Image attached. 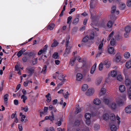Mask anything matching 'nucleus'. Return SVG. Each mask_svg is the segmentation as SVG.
Here are the masks:
<instances>
[{
  "label": "nucleus",
  "instance_id": "obj_1",
  "mask_svg": "<svg viewBox=\"0 0 131 131\" xmlns=\"http://www.w3.org/2000/svg\"><path fill=\"white\" fill-rule=\"evenodd\" d=\"M120 118L118 115L115 116L114 114H112L110 116L111 122L110 123L111 129L112 131H115L118 128L117 126L120 122Z\"/></svg>",
  "mask_w": 131,
  "mask_h": 131
},
{
  "label": "nucleus",
  "instance_id": "obj_2",
  "mask_svg": "<svg viewBox=\"0 0 131 131\" xmlns=\"http://www.w3.org/2000/svg\"><path fill=\"white\" fill-rule=\"evenodd\" d=\"M69 37L68 36L66 39V53L68 54L70 52V49L72 48V46L71 45H70L69 46Z\"/></svg>",
  "mask_w": 131,
  "mask_h": 131
},
{
  "label": "nucleus",
  "instance_id": "obj_3",
  "mask_svg": "<svg viewBox=\"0 0 131 131\" xmlns=\"http://www.w3.org/2000/svg\"><path fill=\"white\" fill-rule=\"evenodd\" d=\"M121 59L122 57L121 54L119 53H117L113 58V61L114 62L118 63L121 61Z\"/></svg>",
  "mask_w": 131,
  "mask_h": 131
},
{
  "label": "nucleus",
  "instance_id": "obj_4",
  "mask_svg": "<svg viewBox=\"0 0 131 131\" xmlns=\"http://www.w3.org/2000/svg\"><path fill=\"white\" fill-rule=\"evenodd\" d=\"M104 41V39H103L102 41L101 42L99 45L98 47L99 51L97 54V56H100L103 52V49L102 48L103 44V42Z\"/></svg>",
  "mask_w": 131,
  "mask_h": 131
},
{
  "label": "nucleus",
  "instance_id": "obj_5",
  "mask_svg": "<svg viewBox=\"0 0 131 131\" xmlns=\"http://www.w3.org/2000/svg\"><path fill=\"white\" fill-rule=\"evenodd\" d=\"M94 90L92 88H89L86 92L85 94L87 96H90L92 95L94 93Z\"/></svg>",
  "mask_w": 131,
  "mask_h": 131
},
{
  "label": "nucleus",
  "instance_id": "obj_6",
  "mask_svg": "<svg viewBox=\"0 0 131 131\" xmlns=\"http://www.w3.org/2000/svg\"><path fill=\"white\" fill-rule=\"evenodd\" d=\"M47 46L46 45L44 47L43 49H41L38 52V55H40L42 53L46 54L47 52Z\"/></svg>",
  "mask_w": 131,
  "mask_h": 131
},
{
  "label": "nucleus",
  "instance_id": "obj_7",
  "mask_svg": "<svg viewBox=\"0 0 131 131\" xmlns=\"http://www.w3.org/2000/svg\"><path fill=\"white\" fill-rule=\"evenodd\" d=\"M115 101L117 105L119 106L122 105L123 103L119 97H116L115 98Z\"/></svg>",
  "mask_w": 131,
  "mask_h": 131
},
{
  "label": "nucleus",
  "instance_id": "obj_8",
  "mask_svg": "<svg viewBox=\"0 0 131 131\" xmlns=\"http://www.w3.org/2000/svg\"><path fill=\"white\" fill-rule=\"evenodd\" d=\"M26 70L27 73L31 75L34 72V69L33 67H29L26 69Z\"/></svg>",
  "mask_w": 131,
  "mask_h": 131
},
{
  "label": "nucleus",
  "instance_id": "obj_9",
  "mask_svg": "<svg viewBox=\"0 0 131 131\" xmlns=\"http://www.w3.org/2000/svg\"><path fill=\"white\" fill-rule=\"evenodd\" d=\"M111 115V114L110 115V116ZM109 115L108 114L106 113H104L102 117H100V119H103L105 120H106L108 119L109 118L110 119V118H109Z\"/></svg>",
  "mask_w": 131,
  "mask_h": 131
},
{
  "label": "nucleus",
  "instance_id": "obj_10",
  "mask_svg": "<svg viewBox=\"0 0 131 131\" xmlns=\"http://www.w3.org/2000/svg\"><path fill=\"white\" fill-rule=\"evenodd\" d=\"M101 63H102L104 65H106L107 68L109 67L111 65V63L110 61H108V59H106L103 60Z\"/></svg>",
  "mask_w": 131,
  "mask_h": 131
},
{
  "label": "nucleus",
  "instance_id": "obj_11",
  "mask_svg": "<svg viewBox=\"0 0 131 131\" xmlns=\"http://www.w3.org/2000/svg\"><path fill=\"white\" fill-rule=\"evenodd\" d=\"M83 74L80 73H78L76 75V80L77 81H80L83 78Z\"/></svg>",
  "mask_w": 131,
  "mask_h": 131
},
{
  "label": "nucleus",
  "instance_id": "obj_12",
  "mask_svg": "<svg viewBox=\"0 0 131 131\" xmlns=\"http://www.w3.org/2000/svg\"><path fill=\"white\" fill-rule=\"evenodd\" d=\"M102 100L103 102L108 106H109L110 104V100L109 98L107 97H104L102 99Z\"/></svg>",
  "mask_w": 131,
  "mask_h": 131
},
{
  "label": "nucleus",
  "instance_id": "obj_13",
  "mask_svg": "<svg viewBox=\"0 0 131 131\" xmlns=\"http://www.w3.org/2000/svg\"><path fill=\"white\" fill-rule=\"evenodd\" d=\"M106 93V89L104 88H102L99 93V97H100L105 95Z\"/></svg>",
  "mask_w": 131,
  "mask_h": 131
},
{
  "label": "nucleus",
  "instance_id": "obj_14",
  "mask_svg": "<svg viewBox=\"0 0 131 131\" xmlns=\"http://www.w3.org/2000/svg\"><path fill=\"white\" fill-rule=\"evenodd\" d=\"M65 76L62 74L60 73L58 76V78L60 80L63 81V82H65L66 79H64Z\"/></svg>",
  "mask_w": 131,
  "mask_h": 131
},
{
  "label": "nucleus",
  "instance_id": "obj_15",
  "mask_svg": "<svg viewBox=\"0 0 131 131\" xmlns=\"http://www.w3.org/2000/svg\"><path fill=\"white\" fill-rule=\"evenodd\" d=\"M125 83L126 85L128 86L131 84V80L129 79L128 76L125 77Z\"/></svg>",
  "mask_w": 131,
  "mask_h": 131
},
{
  "label": "nucleus",
  "instance_id": "obj_16",
  "mask_svg": "<svg viewBox=\"0 0 131 131\" xmlns=\"http://www.w3.org/2000/svg\"><path fill=\"white\" fill-rule=\"evenodd\" d=\"M96 66L97 64L96 63H95L92 66L90 70V73L91 74H92L94 73L95 70Z\"/></svg>",
  "mask_w": 131,
  "mask_h": 131
},
{
  "label": "nucleus",
  "instance_id": "obj_17",
  "mask_svg": "<svg viewBox=\"0 0 131 131\" xmlns=\"http://www.w3.org/2000/svg\"><path fill=\"white\" fill-rule=\"evenodd\" d=\"M102 80V77H99L96 79L95 83L97 85H99L101 83Z\"/></svg>",
  "mask_w": 131,
  "mask_h": 131
},
{
  "label": "nucleus",
  "instance_id": "obj_18",
  "mask_svg": "<svg viewBox=\"0 0 131 131\" xmlns=\"http://www.w3.org/2000/svg\"><path fill=\"white\" fill-rule=\"evenodd\" d=\"M108 53L111 54H114V49L112 47H109L108 48Z\"/></svg>",
  "mask_w": 131,
  "mask_h": 131
},
{
  "label": "nucleus",
  "instance_id": "obj_19",
  "mask_svg": "<svg viewBox=\"0 0 131 131\" xmlns=\"http://www.w3.org/2000/svg\"><path fill=\"white\" fill-rule=\"evenodd\" d=\"M93 102L95 105H99L101 103V102L99 98H96L94 99Z\"/></svg>",
  "mask_w": 131,
  "mask_h": 131
},
{
  "label": "nucleus",
  "instance_id": "obj_20",
  "mask_svg": "<svg viewBox=\"0 0 131 131\" xmlns=\"http://www.w3.org/2000/svg\"><path fill=\"white\" fill-rule=\"evenodd\" d=\"M26 51V49L24 48H22L21 50L19 51L17 54V56L19 57L21 56L22 54Z\"/></svg>",
  "mask_w": 131,
  "mask_h": 131
},
{
  "label": "nucleus",
  "instance_id": "obj_21",
  "mask_svg": "<svg viewBox=\"0 0 131 131\" xmlns=\"http://www.w3.org/2000/svg\"><path fill=\"white\" fill-rule=\"evenodd\" d=\"M116 7L115 6H113L112 8L111 13H113L115 12L116 14H118L119 13V11L118 10H117L116 11Z\"/></svg>",
  "mask_w": 131,
  "mask_h": 131
},
{
  "label": "nucleus",
  "instance_id": "obj_22",
  "mask_svg": "<svg viewBox=\"0 0 131 131\" xmlns=\"http://www.w3.org/2000/svg\"><path fill=\"white\" fill-rule=\"evenodd\" d=\"M9 95L7 94H5L4 95V104H7V101L8 100V97Z\"/></svg>",
  "mask_w": 131,
  "mask_h": 131
},
{
  "label": "nucleus",
  "instance_id": "obj_23",
  "mask_svg": "<svg viewBox=\"0 0 131 131\" xmlns=\"http://www.w3.org/2000/svg\"><path fill=\"white\" fill-rule=\"evenodd\" d=\"M125 112L127 113H131V106L128 105L126 107L125 109Z\"/></svg>",
  "mask_w": 131,
  "mask_h": 131
},
{
  "label": "nucleus",
  "instance_id": "obj_24",
  "mask_svg": "<svg viewBox=\"0 0 131 131\" xmlns=\"http://www.w3.org/2000/svg\"><path fill=\"white\" fill-rule=\"evenodd\" d=\"M119 90L121 92H124L125 90V87L124 85H120L119 86Z\"/></svg>",
  "mask_w": 131,
  "mask_h": 131
},
{
  "label": "nucleus",
  "instance_id": "obj_25",
  "mask_svg": "<svg viewBox=\"0 0 131 131\" xmlns=\"http://www.w3.org/2000/svg\"><path fill=\"white\" fill-rule=\"evenodd\" d=\"M125 5L123 2H120L119 4V8L123 10L124 9L125 7Z\"/></svg>",
  "mask_w": 131,
  "mask_h": 131
},
{
  "label": "nucleus",
  "instance_id": "obj_26",
  "mask_svg": "<svg viewBox=\"0 0 131 131\" xmlns=\"http://www.w3.org/2000/svg\"><path fill=\"white\" fill-rule=\"evenodd\" d=\"M108 106L113 109H115L116 108L117 105L115 103L110 104Z\"/></svg>",
  "mask_w": 131,
  "mask_h": 131
},
{
  "label": "nucleus",
  "instance_id": "obj_27",
  "mask_svg": "<svg viewBox=\"0 0 131 131\" xmlns=\"http://www.w3.org/2000/svg\"><path fill=\"white\" fill-rule=\"evenodd\" d=\"M125 66L127 69H129L131 68V61L128 60L127 61L126 63Z\"/></svg>",
  "mask_w": 131,
  "mask_h": 131
},
{
  "label": "nucleus",
  "instance_id": "obj_28",
  "mask_svg": "<svg viewBox=\"0 0 131 131\" xmlns=\"http://www.w3.org/2000/svg\"><path fill=\"white\" fill-rule=\"evenodd\" d=\"M81 111V108L79 107V105H76V110L74 112V113L75 114H77L79 112H80Z\"/></svg>",
  "mask_w": 131,
  "mask_h": 131
},
{
  "label": "nucleus",
  "instance_id": "obj_29",
  "mask_svg": "<svg viewBox=\"0 0 131 131\" xmlns=\"http://www.w3.org/2000/svg\"><path fill=\"white\" fill-rule=\"evenodd\" d=\"M124 56L125 59H127L130 57V53L129 52H126L124 53Z\"/></svg>",
  "mask_w": 131,
  "mask_h": 131
},
{
  "label": "nucleus",
  "instance_id": "obj_30",
  "mask_svg": "<svg viewBox=\"0 0 131 131\" xmlns=\"http://www.w3.org/2000/svg\"><path fill=\"white\" fill-rule=\"evenodd\" d=\"M117 74V72L116 70H114L111 72V75L112 77H115Z\"/></svg>",
  "mask_w": 131,
  "mask_h": 131
},
{
  "label": "nucleus",
  "instance_id": "obj_31",
  "mask_svg": "<svg viewBox=\"0 0 131 131\" xmlns=\"http://www.w3.org/2000/svg\"><path fill=\"white\" fill-rule=\"evenodd\" d=\"M88 88V85L86 84H83L82 87V89L83 91H85Z\"/></svg>",
  "mask_w": 131,
  "mask_h": 131
},
{
  "label": "nucleus",
  "instance_id": "obj_32",
  "mask_svg": "<svg viewBox=\"0 0 131 131\" xmlns=\"http://www.w3.org/2000/svg\"><path fill=\"white\" fill-rule=\"evenodd\" d=\"M85 117L86 119H90L91 117V114L89 113H86L85 115Z\"/></svg>",
  "mask_w": 131,
  "mask_h": 131
},
{
  "label": "nucleus",
  "instance_id": "obj_33",
  "mask_svg": "<svg viewBox=\"0 0 131 131\" xmlns=\"http://www.w3.org/2000/svg\"><path fill=\"white\" fill-rule=\"evenodd\" d=\"M89 39V37L88 35H86L82 39V41L83 42H86L88 41Z\"/></svg>",
  "mask_w": 131,
  "mask_h": 131
},
{
  "label": "nucleus",
  "instance_id": "obj_34",
  "mask_svg": "<svg viewBox=\"0 0 131 131\" xmlns=\"http://www.w3.org/2000/svg\"><path fill=\"white\" fill-rule=\"evenodd\" d=\"M100 128V125L99 124H95L94 126V129L96 131L97 130Z\"/></svg>",
  "mask_w": 131,
  "mask_h": 131
},
{
  "label": "nucleus",
  "instance_id": "obj_35",
  "mask_svg": "<svg viewBox=\"0 0 131 131\" xmlns=\"http://www.w3.org/2000/svg\"><path fill=\"white\" fill-rule=\"evenodd\" d=\"M50 96V94L48 93L46 96V97L47 98V101L48 102H49L51 100V98Z\"/></svg>",
  "mask_w": 131,
  "mask_h": 131
},
{
  "label": "nucleus",
  "instance_id": "obj_36",
  "mask_svg": "<svg viewBox=\"0 0 131 131\" xmlns=\"http://www.w3.org/2000/svg\"><path fill=\"white\" fill-rule=\"evenodd\" d=\"M59 44V43L57 41L54 40V42L52 45V47H55L57 46Z\"/></svg>",
  "mask_w": 131,
  "mask_h": 131
},
{
  "label": "nucleus",
  "instance_id": "obj_37",
  "mask_svg": "<svg viewBox=\"0 0 131 131\" xmlns=\"http://www.w3.org/2000/svg\"><path fill=\"white\" fill-rule=\"evenodd\" d=\"M21 99H23V102L24 103H25V102L26 100L27 99V97L25 95H22L21 96Z\"/></svg>",
  "mask_w": 131,
  "mask_h": 131
},
{
  "label": "nucleus",
  "instance_id": "obj_38",
  "mask_svg": "<svg viewBox=\"0 0 131 131\" xmlns=\"http://www.w3.org/2000/svg\"><path fill=\"white\" fill-rule=\"evenodd\" d=\"M117 80L120 81H121L123 80V77L121 74H119L117 77Z\"/></svg>",
  "mask_w": 131,
  "mask_h": 131
},
{
  "label": "nucleus",
  "instance_id": "obj_39",
  "mask_svg": "<svg viewBox=\"0 0 131 131\" xmlns=\"http://www.w3.org/2000/svg\"><path fill=\"white\" fill-rule=\"evenodd\" d=\"M21 109L22 110H24L25 112H27L28 110V108L27 106H25L24 107H21Z\"/></svg>",
  "mask_w": 131,
  "mask_h": 131
},
{
  "label": "nucleus",
  "instance_id": "obj_40",
  "mask_svg": "<svg viewBox=\"0 0 131 131\" xmlns=\"http://www.w3.org/2000/svg\"><path fill=\"white\" fill-rule=\"evenodd\" d=\"M54 26L55 25L54 24H51L48 26V28L50 30H52L53 29Z\"/></svg>",
  "mask_w": 131,
  "mask_h": 131
},
{
  "label": "nucleus",
  "instance_id": "obj_41",
  "mask_svg": "<svg viewBox=\"0 0 131 131\" xmlns=\"http://www.w3.org/2000/svg\"><path fill=\"white\" fill-rule=\"evenodd\" d=\"M94 36L93 32L92 31L89 35L90 39H93L94 38Z\"/></svg>",
  "mask_w": 131,
  "mask_h": 131
},
{
  "label": "nucleus",
  "instance_id": "obj_42",
  "mask_svg": "<svg viewBox=\"0 0 131 131\" xmlns=\"http://www.w3.org/2000/svg\"><path fill=\"white\" fill-rule=\"evenodd\" d=\"M95 7V4L94 2H93L92 0L90 2V7L91 8H94Z\"/></svg>",
  "mask_w": 131,
  "mask_h": 131
},
{
  "label": "nucleus",
  "instance_id": "obj_43",
  "mask_svg": "<svg viewBox=\"0 0 131 131\" xmlns=\"http://www.w3.org/2000/svg\"><path fill=\"white\" fill-rule=\"evenodd\" d=\"M45 131H55V130L54 127H50L49 128H46Z\"/></svg>",
  "mask_w": 131,
  "mask_h": 131
},
{
  "label": "nucleus",
  "instance_id": "obj_44",
  "mask_svg": "<svg viewBox=\"0 0 131 131\" xmlns=\"http://www.w3.org/2000/svg\"><path fill=\"white\" fill-rule=\"evenodd\" d=\"M130 26H127L125 28V32L129 33L130 31Z\"/></svg>",
  "mask_w": 131,
  "mask_h": 131
},
{
  "label": "nucleus",
  "instance_id": "obj_45",
  "mask_svg": "<svg viewBox=\"0 0 131 131\" xmlns=\"http://www.w3.org/2000/svg\"><path fill=\"white\" fill-rule=\"evenodd\" d=\"M79 21V18L78 17L75 18L73 20V23L74 24H77Z\"/></svg>",
  "mask_w": 131,
  "mask_h": 131
},
{
  "label": "nucleus",
  "instance_id": "obj_46",
  "mask_svg": "<svg viewBox=\"0 0 131 131\" xmlns=\"http://www.w3.org/2000/svg\"><path fill=\"white\" fill-rule=\"evenodd\" d=\"M103 65H104L101 62L99 64V69L100 71H102L103 68Z\"/></svg>",
  "mask_w": 131,
  "mask_h": 131
},
{
  "label": "nucleus",
  "instance_id": "obj_47",
  "mask_svg": "<svg viewBox=\"0 0 131 131\" xmlns=\"http://www.w3.org/2000/svg\"><path fill=\"white\" fill-rule=\"evenodd\" d=\"M51 113L52 114L51 116H49V119L51 121H52L54 119V116L53 112H51Z\"/></svg>",
  "mask_w": 131,
  "mask_h": 131
},
{
  "label": "nucleus",
  "instance_id": "obj_48",
  "mask_svg": "<svg viewBox=\"0 0 131 131\" xmlns=\"http://www.w3.org/2000/svg\"><path fill=\"white\" fill-rule=\"evenodd\" d=\"M123 72L124 75L125 76V77L128 76V75L127 74V70L126 69H123Z\"/></svg>",
  "mask_w": 131,
  "mask_h": 131
},
{
  "label": "nucleus",
  "instance_id": "obj_49",
  "mask_svg": "<svg viewBox=\"0 0 131 131\" xmlns=\"http://www.w3.org/2000/svg\"><path fill=\"white\" fill-rule=\"evenodd\" d=\"M47 67L46 65H45L42 69V72L43 74H45L46 72V70L47 69Z\"/></svg>",
  "mask_w": 131,
  "mask_h": 131
},
{
  "label": "nucleus",
  "instance_id": "obj_50",
  "mask_svg": "<svg viewBox=\"0 0 131 131\" xmlns=\"http://www.w3.org/2000/svg\"><path fill=\"white\" fill-rule=\"evenodd\" d=\"M72 18L71 16H69L67 19V24H69V25H70L71 24V20L72 19Z\"/></svg>",
  "mask_w": 131,
  "mask_h": 131
},
{
  "label": "nucleus",
  "instance_id": "obj_51",
  "mask_svg": "<svg viewBox=\"0 0 131 131\" xmlns=\"http://www.w3.org/2000/svg\"><path fill=\"white\" fill-rule=\"evenodd\" d=\"M126 4L128 7H131V0H127Z\"/></svg>",
  "mask_w": 131,
  "mask_h": 131
},
{
  "label": "nucleus",
  "instance_id": "obj_52",
  "mask_svg": "<svg viewBox=\"0 0 131 131\" xmlns=\"http://www.w3.org/2000/svg\"><path fill=\"white\" fill-rule=\"evenodd\" d=\"M76 60V59L74 58L72 60H71L70 62V64L71 66H73L74 64V62Z\"/></svg>",
  "mask_w": 131,
  "mask_h": 131
},
{
  "label": "nucleus",
  "instance_id": "obj_53",
  "mask_svg": "<svg viewBox=\"0 0 131 131\" xmlns=\"http://www.w3.org/2000/svg\"><path fill=\"white\" fill-rule=\"evenodd\" d=\"M112 23L111 21H109L107 24V26L108 27L110 28L112 26Z\"/></svg>",
  "mask_w": 131,
  "mask_h": 131
},
{
  "label": "nucleus",
  "instance_id": "obj_54",
  "mask_svg": "<svg viewBox=\"0 0 131 131\" xmlns=\"http://www.w3.org/2000/svg\"><path fill=\"white\" fill-rule=\"evenodd\" d=\"M115 40L114 39H113L111 40L110 41V43L111 45L114 46L115 45Z\"/></svg>",
  "mask_w": 131,
  "mask_h": 131
},
{
  "label": "nucleus",
  "instance_id": "obj_55",
  "mask_svg": "<svg viewBox=\"0 0 131 131\" xmlns=\"http://www.w3.org/2000/svg\"><path fill=\"white\" fill-rule=\"evenodd\" d=\"M58 54L57 52H55L53 55V58L55 59H57L58 58Z\"/></svg>",
  "mask_w": 131,
  "mask_h": 131
},
{
  "label": "nucleus",
  "instance_id": "obj_56",
  "mask_svg": "<svg viewBox=\"0 0 131 131\" xmlns=\"http://www.w3.org/2000/svg\"><path fill=\"white\" fill-rule=\"evenodd\" d=\"M38 60L37 58H36L34 60H33L32 61V63L33 65H35L37 63V62Z\"/></svg>",
  "mask_w": 131,
  "mask_h": 131
},
{
  "label": "nucleus",
  "instance_id": "obj_57",
  "mask_svg": "<svg viewBox=\"0 0 131 131\" xmlns=\"http://www.w3.org/2000/svg\"><path fill=\"white\" fill-rule=\"evenodd\" d=\"M77 28L76 27H74L72 29V33L73 34H74L77 32Z\"/></svg>",
  "mask_w": 131,
  "mask_h": 131
},
{
  "label": "nucleus",
  "instance_id": "obj_58",
  "mask_svg": "<svg viewBox=\"0 0 131 131\" xmlns=\"http://www.w3.org/2000/svg\"><path fill=\"white\" fill-rule=\"evenodd\" d=\"M20 65L19 64L16 65L15 66V70L18 71L19 70V69L20 68Z\"/></svg>",
  "mask_w": 131,
  "mask_h": 131
},
{
  "label": "nucleus",
  "instance_id": "obj_59",
  "mask_svg": "<svg viewBox=\"0 0 131 131\" xmlns=\"http://www.w3.org/2000/svg\"><path fill=\"white\" fill-rule=\"evenodd\" d=\"M69 95L68 92H67L66 93L64 94V96L65 98H67Z\"/></svg>",
  "mask_w": 131,
  "mask_h": 131
},
{
  "label": "nucleus",
  "instance_id": "obj_60",
  "mask_svg": "<svg viewBox=\"0 0 131 131\" xmlns=\"http://www.w3.org/2000/svg\"><path fill=\"white\" fill-rule=\"evenodd\" d=\"M114 33V32L113 31L109 35V36L107 38V40H109L111 39V37L113 35Z\"/></svg>",
  "mask_w": 131,
  "mask_h": 131
},
{
  "label": "nucleus",
  "instance_id": "obj_61",
  "mask_svg": "<svg viewBox=\"0 0 131 131\" xmlns=\"http://www.w3.org/2000/svg\"><path fill=\"white\" fill-rule=\"evenodd\" d=\"M82 131H89V128H82Z\"/></svg>",
  "mask_w": 131,
  "mask_h": 131
},
{
  "label": "nucleus",
  "instance_id": "obj_62",
  "mask_svg": "<svg viewBox=\"0 0 131 131\" xmlns=\"http://www.w3.org/2000/svg\"><path fill=\"white\" fill-rule=\"evenodd\" d=\"M18 128L19 131H22L23 128L21 125L19 124L18 125Z\"/></svg>",
  "mask_w": 131,
  "mask_h": 131
},
{
  "label": "nucleus",
  "instance_id": "obj_63",
  "mask_svg": "<svg viewBox=\"0 0 131 131\" xmlns=\"http://www.w3.org/2000/svg\"><path fill=\"white\" fill-rule=\"evenodd\" d=\"M86 123L88 125H90L91 123L90 119H86Z\"/></svg>",
  "mask_w": 131,
  "mask_h": 131
},
{
  "label": "nucleus",
  "instance_id": "obj_64",
  "mask_svg": "<svg viewBox=\"0 0 131 131\" xmlns=\"http://www.w3.org/2000/svg\"><path fill=\"white\" fill-rule=\"evenodd\" d=\"M26 117V116L24 115H22L21 117V121L22 122H23Z\"/></svg>",
  "mask_w": 131,
  "mask_h": 131
}]
</instances>
